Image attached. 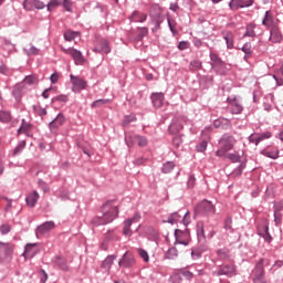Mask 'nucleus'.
Here are the masks:
<instances>
[{"instance_id": "f257e3e1", "label": "nucleus", "mask_w": 283, "mask_h": 283, "mask_svg": "<svg viewBox=\"0 0 283 283\" xmlns=\"http://www.w3.org/2000/svg\"><path fill=\"white\" fill-rule=\"evenodd\" d=\"M102 217H94L92 219V224L94 227H101L103 224H109L118 218V206L114 205V201H107L102 207Z\"/></svg>"}, {"instance_id": "f03ea898", "label": "nucleus", "mask_w": 283, "mask_h": 283, "mask_svg": "<svg viewBox=\"0 0 283 283\" xmlns=\"http://www.w3.org/2000/svg\"><path fill=\"white\" fill-rule=\"evenodd\" d=\"M235 137L229 135V134H224L219 144H220V149L217 150L216 155L217 156H227V154H229V151H231V149H233V147L235 146Z\"/></svg>"}, {"instance_id": "7ed1b4c3", "label": "nucleus", "mask_w": 283, "mask_h": 283, "mask_svg": "<svg viewBox=\"0 0 283 283\" xmlns=\"http://www.w3.org/2000/svg\"><path fill=\"white\" fill-rule=\"evenodd\" d=\"M62 52H64V54H69L70 56H72L75 65H85V57L83 56V53L74 48H70V49H65V48H61Z\"/></svg>"}, {"instance_id": "20e7f679", "label": "nucleus", "mask_w": 283, "mask_h": 283, "mask_svg": "<svg viewBox=\"0 0 283 283\" xmlns=\"http://www.w3.org/2000/svg\"><path fill=\"white\" fill-rule=\"evenodd\" d=\"M193 277V274L189 271H184V272H176L171 276V282L172 283H189L191 282Z\"/></svg>"}, {"instance_id": "39448f33", "label": "nucleus", "mask_w": 283, "mask_h": 283, "mask_svg": "<svg viewBox=\"0 0 283 283\" xmlns=\"http://www.w3.org/2000/svg\"><path fill=\"white\" fill-rule=\"evenodd\" d=\"M253 274H254V277H253L254 283H266V280H264V260L263 259H261L256 264V268L254 269Z\"/></svg>"}, {"instance_id": "423d86ee", "label": "nucleus", "mask_w": 283, "mask_h": 283, "mask_svg": "<svg viewBox=\"0 0 283 283\" xmlns=\"http://www.w3.org/2000/svg\"><path fill=\"white\" fill-rule=\"evenodd\" d=\"M147 137L140 136V135H133L126 137V144L128 147H132V145H138V147H147Z\"/></svg>"}, {"instance_id": "0eeeda50", "label": "nucleus", "mask_w": 283, "mask_h": 283, "mask_svg": "<svg viewBox=\"0 0 283 283\" xmlns=\"http://www.w3.org/2000/svg\"><path fill=\"white\" fill-rule=\"evenodd\" d=\"M71 82H72V92L78 93L81 90L87 88V82L85 80L71 75Z\"/></svg>"}, {"instance_id": "6e6552de", "label": "nucleus", "mask_w": 283, "mask_h": 283, "mask_svg": "<svg viewBox=\"0 0 283 283\" xmlns=\"http://www.w3.org/2000/svg\"><path fill=\"white\" fill-rule=\"evenodd\" d=\"M216 208L213 207V203L208 200L201 201L197 207H196V213H214Z\"/></svg>"}, {"instance_id": "1a4fd4ad", "label": "nucleus", "mask_w": 283, "mask_h": 283, "mask_svg": "<svg viewBox=\"0 0 283 283\" xmlns=\"http://www.w3.org/2000/svg\"><path fill=\"white\" fill-rule=\"evenodd\" d=\"M23 8L28 11L43 10V8H45V3L41 0H24Z\"/></svg>"}, {"instance_id": "9d476101", "label": "nucleus", "mask_w": 283, "mask_h": 283, "mask_svg": "<svg viewBox=\"0 0 283 283\" xmlns=\"http://www.w3.org/2000/svg\"><path fill=\"white\" fill-rule=\"evenodd\" d=\"M140 221V214L135 213L133 218L127 219L124 223V230L123 233L124 235H126L127 238H132V224H134V222H139Z\"/></svg>"}, {"instance_id": "9b49d317", "label": "nucleus", "mask_w": 283, "mask_h": 283, "mask_svg": "<svg viewBox=\"0 0 283 283\" xmlns=\"http://www.w3.org/2000/svg\"><path fill=\"white\" fill-rule=\"evenodd\" d=\"M93 52L109 54V52H112V49L109 48V42H107V40H98L95 44V48L93 49Z\"/></svg>"}, {"instance_id": "f8f14e48", "label": "nucleus", "mask_w": 283, "mask_h": 283, "mask_svg": "<svg viewBox=\"0 0 283 283\" xmlns=\"http://www.w3.org/2000/svg\"><path fill=\"white\" fill-rule=\"evenodd\" d=\"M176 242L178 244H184V247H187L189 244V232L182 231V230H176L175 231Z\"/></svg>"}, {"instance_id": "ddd939ff", "label": "nucleus", "mask_w": 283, "mask_h": 283, "mask_svg": "<svg viewBox=\"0 0 283 283\" xmlns=\"http://www.w3.org/2000/svg\"><path fill=\"white\" fill-rule=\"evenodd\" d=\"M119 266H124L125 269H130V266H134L136 264V259H134V255L129 253H125L123 255V259L118 262Z\"/></svg>"}, {"instance_id": "4468645a", "label": "nucleus", "mask_w": 283, "mask_h": 283, "mask_svg": "<svg viewBox=\"0 0 283 283\" xmlns=\"http://www.w3.org/2000/svg\"><path fill=\"white\" fill-rule=\"evenodd\" d=\"M38 253L39 250L36 249V243H28L22 255L23 258H25V260H30L34 258V255H36Z\"/></svg>"}, {"instance_id": "2eb2a0df", "label": "nucleus", "mask_w": 283, "mask_h": 283, "mask_svg": "<svg viewBox=\"0 0 283 283\" xmlns=\"http://www.w3.org/2000/svg\"><path fill=\"white\" fill-rule=\"evenodd\" d=\"M55 228L56 224L54 221H46L38 227V233H40V235H45V233H50V231H53Z\"/></svg>"}, {"instance_id": "dca6fc26", "label": "nucleus", "mask_w": 283, "mask_h": 283, "mask_svg": "<svg viewBox=\"0 0 283 283\" xmlns=\"http://www.w3.org/2000/svg\"><path fill=\"white\" fill-rule=\"evenodd\" d=\"M271 133L268 132V133H263L261 135H258V134H252L250 137H249V140L250 143H253L254 145H260V143H262V140H266L269 138H271Z\"/></svg>"}, {"instance_id": "f3484780", "label": "nucleus", "mask_w": 283, "mask_h": 283, "mask_svg": "<svg viewBox=\"0 0 283 283\" xmlns=\"http://www.w3.org/2000/svg\"><path fill=\"white\" fill-rule=\"evenodd\" d=\"M40 195L36 190L30 192L25 198L27 206L34 208L36 207V202H39Z\"/></svg>"}, {"instance_id": "a211bd4d", "label": "nucleus", "mask_w": 283, "mask_h": 283, "mask_svg": "<svg viewBox=\"0 0 283 283\" xmlns=\"http://www.w3.org/2000/svg\"><path fill=\"white\" fill-rule=\"evenodd\" d=\"M252 1H244V0H231L229 3V8L232 10H240V8H249V6H252Z\"/></svg>"}, {"instance_id": "6ab92c4d", "label": "nucleus", "mask_w": 283, "mask_h": 283, "mask_svg": "<svg viewBox=\"0 0 283 283\" xmlns=\"http://www.w3.org/2000/svg\"><path fill=\"white\" fill-rule=\"evenodd\" d=\"M150 98H151V103H153L154 107H157V108L163 107V103H165V94L153 93Z\"/></svg>"}, {"instance_id": "aec40b11", "label": "nucleus", "mask_w": 283, "mask_h": 283, "mask_svg": "<svg viewBox=\"0 0 283 283\" xmlns=\"http://www.w3.org/2000/svg\"><path fill=\"white\" fill-rule=\"evenodd\" d=\"M214 275H235V268L233 265L221 266L219 271L214 272Z\"/></svg>"}, {"instance_id": "412c9836", "label": "nucleus", "mask_w": 283, "mask_h": 283, "mask_svg": "<svg viewBox=\"0 0 283 283\" xmlns=\"http://www.w3.org/2000/svg\"><path fill=\"white\" fill-rule=\"evenodd\" d=\"M270 41H272V43H281L282 42V32L280 31V28L273 27L271 29Z\"/></svg>"}, {"instance_id": "4be33fe9", "label": "nucleus", "mask_w": 283, "mask_h": 283, "mask_svg": "<svg viewBox=\"0 0 283 283\" xmlns=\"http://www.w3.org/2000/svg\"><path fill=\"white\" fill-rule=\"evenodd\" d=\"M130 21H134L135 23H144V21H147V13H142L138 11H134L132 15L129 17Z\"/></svg>"}, {"instance_id": "5701e85b", "label": "nucleus", "mask_w": 283, "mask_h": 283, "mask_svg": "<svg viewBox=\"0 0 283 283\" xmlns=\"http://www.w3.org/2000/svg\"><path fill=\"white\" fill-rule=\"evenodd\" d=\"M263 156H266L268 158H272L273 160L277 159L280 156V150L277 148H265L261 151Z\"/></svg>"}, {"instance_id": "b1692460", "label": "nucleus", "mask_w": 283, "mask_h": 283, "mask_svg": "<svg viewBox=\"0 0 283 283\" xmlns=\"http://www.w3.org/2000/svg\"><path fill=\"white\" fill-rule=\"evenodd\" d=\"M65 123V116L63 114H59L51 123H50V128L51 129H56L61 127Z\"/></svg>"}, {"instance_id": "393cba45", "label": "nucleus", "mask_w": 283, "mask_h": 283, "mask_svg": "<svg viewBox=\"0 0 283 283\" xmlns=\"http://www.w3.org/2000/svg\"><path fill=\"white\" fill-rule=\"evenodd\" d=\"M242 52H244V61H249V59H251V56H253V45L251 44V42H247L242 48H241Z\"/></svg>"}, {"instance_id": "a878e982", "label": "nucleus", "mask_w": 283, "mask_h": 283, "mask_svg": "<svg viewBox=\"0 0 283 283\" xmlns=\"http://www.w3.org/2000/svg\"><path fill=\"white\" fill-rule=\"evenodd\" d=\"M223 39L227 43L228 50H233V32L231 31H223Z\"/></svg>"}, {"instance_id": "bb28decb", "label": "nucleus", "mask_w": 283, "mask_h": 283, "mask_svg": "<svg viewBox=\"0 0 283 283\" xmlns=\"http://www.w3.org/2000/svg\"><path fill=\"white\" fill-rule=\"evenodd\" d=\"M53 262L62 269V271H70V266H67V261L63 256H55Z\"/></svg>"}, {"instance_id": "cd10ccee", "label": "nucleus", "mask_w": 283, "mask_h": 283, "mask_svg": "<svg viewBox=\"0 0 283 283\" xmlns=\"http://www.w3.org/2000/svg\"><path fill=\"white\" fill-rule=\"evenodd\" d=\"M214 127H221V129H229L231 127V120L228 118H219L214 122Z\"/></svg>"}, {"instance_id": "c85d7f7f", "label": "nucleus", "mask_w": 283, "mask_h": 283, "mask_svg": "<svg viewBox=\"0 0 283 283\" xmlns=\"http://www.w3.org/2000/svg\"><path fill=\"white\" fill-rule=\"evenodd\" d=\"M14 251V245L10 243H0V253H6V255H10Z\"/></svg>"}, {"instance_id": "c756f323", "label": "nucleus", "mask_w": 283, "mask_h": 283, "mask_svg": "<svg viewBox=\"0 0 283 283\" xmlns=\"http://www.w3.org/2000/svg\"><path fill=\"white\" fill-rule=\"evenodd\" d=\"M31 129H32V125H30L28 122L23 119L21 127L18 129V135L29 134Z\"/></svg>"}, {"instance_id": "7c9ffc66", "label": "nucleus", "mask_w": 283, "mask_h": 283, "mask_svg": "<svg viewBox=\"0 0 283 283\" xmlns=\"http://www.w3.org/2000/svg\"><path fill=\"white\" fill-rule=\"evenodd\" d=\"M176 258H178V249L176 248H170L165 254L166 260H176Z\"/></svg>"}, {"instance_id": "2f4dec72", "label": "nucleus", "mask_w": 283, "mask_h": 283, "mask_svg": "<svg viewBox=\"0 0 283 283\" xmlns=\"http://www.w3.org/2000/svg\"><path fill=\"white\" fill-rule=\"evenodd\" d=\"M219 158H228L231 163H240V155L238 151L231 154L227 153V156H219Z\"/></svg>"}, {"instance_id": "473e14b6", "label": "nucleus", "mask_w": 283, "mask_h": 283, "mask_svg": "<svg viewBox=\"0 0 283 283\" xmlns=\"http://www.w3.org/2000/svg\"><path fill=\"white\" fill-rule=\"evenodd\" d=\"M76 36H81L78 32H74L72 30H69L64 33L65 41H74Z\"/></svg>"}, {"instance_id": "72a5a7b5", "label": "nucleus", "mask_w": 283, "mask_h": 283, "mask_svg": "<svg viewBox=\"0 0 283 283\" xmlns=\"http://www.w3.org/2000/svg\"><path fill=\"white\" fill-rule=\"evenodd\" d=\"M189 70H191V72H197V70H202V62L200 60H195L190 62Z\"/></svg>"}, {"instance_id": "f704fd0d", "label": "nucleus", "mask_w": 283, "mask_h": 283, "mask_svg": "<svg viewBox=\"0 0 283 283\" xmlns=\"http://www.w3.org/2000/svg\"><path fill=\"white\" fill-rule=\"evenodd\" d=\"M166 222H169V224H177V222H180V214H178V212L171 213Z\"/></svg>"}, {"instance_id": "c9c22d12", "label": "nucleus", "mask_w": 283, "mask_h": 283, "mask_svg": "<svg viewBox=\"0 0 283 283\" xmlns=\"http://www.w3.org/2000/svg\"><path fill=\"white\" fill-rule=\"evenodd\" d=\"M255 28L256 25L254 23L248 24L244 36H255Z\"/></svg>"}, {"instance_id": "e433bc0d", "label": "nucleus", "mask_w": 283, "mask_h": 283, "mask_svg": "<svg viewBox=\"0 0 283 283\" xmlns=\"http://www.w3.org/2000/svg\"><path fill=\"white\" fill-rule=\"evenodd\" d=\"M0 120L1 123H10V120H12V115L8 112L0 111Z\"/></svg>"}, {"instance_id": "4c0bfd02", "label": "nucleus", "mask_w": 283, "mask_h": 283, "mask_svg": "<svg viewBox=\"0 0 283 283\" xmlns=\"http://www.w3.org/2000/svg\"><path fill=\"white\" fill-rule=\"evenodd\" d=\"M180 129H182V126H181V124H178V123H172L169 126L170 134H178V132H180Z\"/></svg>"}, {"instance_id": "58836bf2", "label": "nucleus", "mask_w": 283, "mask_h": 283, "mask_svg": "<svg viewBox=\"0 0 283 283\" xmlns=\"http://www.w3.org/2000/svg\"><path fill=\"white\" fill-rule=\"evenodd\" d=\"M217 255L220 260H227L229 259V250L228 249H220L217 251Z\"/></svg>"}, {"instance_id": "ea45409f", "label": "nucleus", "mask_w": 283, "mask_h": 283, "mask_svg": "<svg viewBox=\"0 0 283 283\" xmlns=\"http://www.w3.org/2000/svg\"><path fill=\"white\" fill-rule=\"evenodd\" d=\"M231 105H232V108H231L232 114H241L242 113V105L238 104V102H232Z\"/></svg>"}, {"instance_id": "a19ab883", "label": "nucleus", "mask_w": 283, "mask_h": 283, "mask_svg": "<svg viewBox=\"0 0 283 283\" xmlns=\"http://www.w3.org/2000/svg\"><path fill=\"white\" fill-rule=\"evenodd\" d=\"M59 6H61V1L60 0H51L46 8L49 10V12H52V10H54V8H59Z\"/></svg>"}, {"instance_id": "79ce46f5", "label": "nucleus", "mask_w": 283, "mask_h": 283, "mask_svg": "<svg viewBox=\"0 0 283 283\" xmlns=\"http://www.w3.org/2000/svg\"><path fill=\"white\" fill-rule=\"evenodd\" d=\"M174 167H176V166L174 165V163L168 161V163H166V164L164 165V167L161 168V170H163L164 174H170V171L174 169Z\"/></svg>"}, {"instance_id": "37998d69", "label": "nucleus", "mask_w": 283, "mask_h": 283, "mask_svg": "<svg viewBox=\"0 0 283 283\" xmlns=\"http://www.w3.org/2000/svg\"><path fill=\"white\" fill-rule=\"evenodd\" d=\"M114 260H116V256H115V255L107 256V258L105 259V261L103 262V266L109 269V266H112V265L114 264Z\"/></svg>"}, {"instance_id": "c03bdc74", "label": "nucleus", "mask_w": 283, "mask_h": 283, "mask_svg": "<svg viewBox=\"0 0 283 283\" xmlns=\"http://www.w3.org/2000/svg\"><path fill=\"white\" fill-rule=\"evenodd\" d=\"M109 103V99H96L93 102L92 107H103V105H107Z\"/></svg>"}, {"instance_id": "a18cd8bd", "label": "nucleus", "mask_w": 283, "mask_h": 283, "mask_svg": "<svg viewBox=\"0 0 283 283\" xmlns=\"http://www.w3.org/2000/svg\"><path fill=\"white\" fill-rule=\"evenodd\" d=\"M23 149H25V140L20 142L19 145L15 147L13 154L14 156H17V154H21V151H23Z\"/></svg>"}, {"instance_id": "49530a36", "label": "nucleus", "mask_w": 283, "mask_h": 283, "mask_svg": "<svg viewBox=\"0 0 283 283\" xmlns=\"http://www.w3.org/2000/svg\"><path fill=\"white\" fill-rule=\"evenodd\" d=\"M109 240H119L118 235L114 233L113 231H109L105 235V242H109Z\"/></svg>"}, {"instance_id": "de8ad7c7", "label": "nucleus", "mask_w": 283, "mask_h": 283, "mask_svg": "<svg viewBox=\"0 0 283 283\" xmlns=\"http://www.w3.org/2000/svg\"><path fill=\"white\" fill-rule=\"evenodd\" d=\"M139 256L144 260V262H149V253L144 249H138Z\"/></svg>"}, {"instance_id": "09e8293b", "label": "nucleus", "mask_w": 283, "mask_h": 283, "mask_svg": "<svg viewBox=\"0 0 283 283\" xmlns=\"http://www.w3.org/2000/svg\"><path fill=\"white\" fill-rule=\"evenodd\" d=\"M56 101H59L60 103H67L69 98L67 95H57L53 97L52 102L56 103Z\"/></svg>"}, {"instance_id": "8fccbe9b", "label": "nucleus", "mask_w": 283, "mask_h": 283, "mask_svg": "<svg viewBox=\"0 0 283 283\" xmlns=\"http://www.w3.org/2000/svg\"><path fill=\"white\" fill-rule=\"evenodd\" d=\"M197 151H199L200 154L207 151V140L201 142V143L197 146Z\"/></svg>"}, {"instance_id": "3c124183", "label": "nucleus", "mask_w": 283, "mask_h": 283, "mask_svg": "<svg viewBox=\"0 0 283 283\" xmlns=\"http://www.w3.org/2000/svg\"><path fill=\"white\" fill-rule=\"evenodd\" d=\"M24 83L27 85H34V83H36V77L33 75H29L24 78Z\"/></svg>"}, {"instance_id": "603ef678", "label": "nucleus", "mask_w": 283, "mask_h": 283, "mask_svg": "<svg viewBox=\"0 0 283 283\" xmlns=\"http://www.w3.org/2000/svg\"><path fill=\"white\" fill-rule=\"evenodd\" d=\"M210 59L212 61V63H214V65H221L222 60L218 57V54L212 53L210 54Z\"/></svg>"}, {"instance_id": "864d4df0", "label": "nucleus", "mask_w": 283, "mask_h": 283, "mask_svg": "<svg viewBox=\"0 0 283 283\" xmlns=\"http://www.w3.org/2000/svg\"><path fill=\"white\" fill-rule=\"evenodd\" d=\"M33 109L36 114H39V116H45V114H48V111H45V108H41L40 106H34Z\"/></svg>"}, {"instance_id": "5fc2aeb1", "label": "nucleus", "mask_w": 283, "mask_h": 283, "mask_svg": "<svg viewBox=\"0 0 283 283\" xmlns=\"http://www.w3.org/2000/svg\"><path fill=\"white\" fill-rule=\"evenodd\" d=\"M72 6H73L72 0H64L63 8H65L67 12H72Z\"/></svg>"}, {"instance_id": "6e6d98bb", "label": "nucleus", "mask_w": 283, "mask_h": 283, "mask_svg": "<svg viewBox=\"0 0 283 283\" xmlns=\"http://www.w3.org/2000/svg\"><path fill=\"white\" fill-rule=\"evenodd\" d=\"M262 24L268 27L271 25V14H269V11L265 12V17L262 21Z\"/></svg>"}, {"instance_id": "4d7b16f0", "label": "nucleus", "mask_w": 283, "mask_h": 283, "mask_svg": "<svg viewBox=\"0 0 283 283\" xmlns=\"http://www.w3.org/2000/svg\"><path fill=\"white\" fill-rule=\"evenodd\" d=\"M261 235L264 238L265 242H271L272 238L271 234H269V227H265V231L261 233Z\"/></svg>"}, {"instance_id": "13d9d810", "label": "nucleus", "mask_w": 283, "mask_h": 283, "mask_svg": "<svg viewBox=\"0 0 283 283\" xmlns=\"http://www.w3.org/2000/svg\"><path fill=\"white\" fill-rule=\"evenodd\" d=\"M0 231H1V233H2L3 235H6V233H10L11 228H10V226H8V224H3V226L0 227Z\"/></svg>"}, {"instance_id": "bf43d9fd", "label": "nucleus", "mask_w": 283, "mask_h": 283, "mask_svg": "<svg viewBox=\"0 0 283 283\" xmlns=\"http://www.w3.org/2000/svg\"><path fill=\"white\" fill-rule=\"evenodd\" d=\"M60 76L61 75L59 73H53L50 77L51 83H53V85H55V83H59Z\"/></svg>"}, {"instance_id": "052dcab7", "label": "nucleus", "mask_w": 283, "mask_h": 283, "mask_svg": "<svg viewBox=\"0 0 283 283\" xmlns=\"http://www.w3.org/2000/svg\"><path fill=\"white\" fill-rule=\"evenodd\" d=\"M188 187H189V189H193V187H196V177H193V176L189 177Z\"/></svg>"}, {"instance_id": "680f3d73", "label": "nucleus", "mask_w": 283, "mask_h": 283, "mask_svg": "<svg viewBox=\"0 0 283 283\" xmlns=\"http://www.w3.org/2000/svg\"><path fill=\"white\" fill-rule=\"evenodd\" d=\"M28 54H39V49L36 46H29L27 48Z\"/></svg>"}, {"instance_id": "e2e57ef3", "label": "nucleus", "mask_w": 283, "mask_h": 283, "mask_svg": "<svg viewBox=\"0 0 283 283\" xmlns=\"http://www.w3.org/2000/svg\"><path fill=\"white\" fill-rule=\"evenodd\" d=\"M189 48V42H180L179 45H178V49L179 50H188Z\"/></svg>"}, {"instance_id": "0e129e2a", "label": "nucleus", "mask_w": 283, "mask_h": 283, "mask_svg": "<svg viewBox=\"0 0 283 283\" xmlns=\"http://www.w3.org/2000/svg\"><path fill=\"white\" fill-rule=\"evenodd\" d=\"M50 92H52V88H46L43 93H42V96L43 98H50Z\"/></svg>"}, {"instance_id": "69168bd1", "label": "nucleus", "mask_w": 283, "mask_h": 283, "mask_svg": "<svg viewBox=\"0 0 283 283\" xmlns=\"http://www.w3.org/2000/svg\"><path fill=\"white\" fill-rule=\"evenodd\" d=\"M172 143H174V145H176V147H178L180 145V143H182V139L180 137H175L172 139Z\"/></svg>"}, {"instance_id": "338daca9", "label": "nucleus", "mask_w": 283, "mask_h": 283, "mask_svg": "<svg viewBox=\"0 0 283 283\" xmlns=\"http://www.w3.org/2000/svg\"><path fill=\"white\" fill-rule=\"evenodd\" d=\"M132 120H136V117H126L125 119H124V125H129V123H132Z\"/></svg>"}, {"instance_id": "774afa93", "label": "nucleus", "mask_w": 283, "mask_h": 283, "mask_svg": "<svg viewBox=\"0 0 283 283\" xmlns=\"http://www.w3.org/2000/svg\"><path fill=\"white\" fill-rule=\"evenodd\" d=\"M0 72L1 74H8V67H6L4 65L0 66Z\"/></svg>"}]
</instances>
